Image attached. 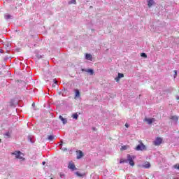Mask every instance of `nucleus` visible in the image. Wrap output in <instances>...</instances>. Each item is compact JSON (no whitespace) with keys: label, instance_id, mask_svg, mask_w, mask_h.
<instances>
[{"label":"nucleus","instance_id":"1","mask_svg":"<svg viewBox=\"0 0 179 179\" xmlns=\"http://www.w3.org/2000/svg\"><path fill=\"white\" fill-rule=\"evenodd\" d=\"M134 159H135L134 156H132L131 155H127V159H121L120 160V164H122V163H129L130 166H135V162H134Z\"/></svg>","mask_w":179,"mask_h":179},{"label":"nucleus","instance_id":"2","mask_svg":"<svg viewBox=\"0 0 179 179\" xmlns=\"http://www.w3.org/2000/svg\"><path fill=\"white\" fill-rule=\"evenodd\" d=\"M11 155L15 156V159L24 160V158H23V153L20 151H15L14 152H12Z\"/></svg>","mask_w":179,"mask_h":179},{"label":"nucleus","instance_id":"3","mask_svg":"<svg viewBox=\"0 0 179 179\" xmlns=\"http://www.w3.org/2000/svg\"><path fill=\"white\" fill-rule=\"evenodd\" d=\"M163 142V139L160 137H157L155 141H154V145L155 146H159L162 145V143Z\"/></svg>","mask_w":179,"mask_h":179},{"label":"nucleus","instance_id":"4","mask_svg":"<svg viewBox=\"0 0 179 179\" xmlns=\"http://www.w3.org/2000/svg\"><path fill=\"white\" fill-rule=\"evenodd\" d=\"M136 150H146V146L141 142V144L137 145Z\"/></svg>","mask_w":179,"mask_h":179},{"label":"nucleus","instance_id":"5","mask_svg":"<svg viewBox=\"0 0 179 179\" xmlns=\"http://www.w3.org/2000/svg\"><path fill=\"white\" fill-rule=\"evenodd\" d=\"M3 48H5L6 52H9V51H10L11 45L10 43H7L3 45Z\"/></svg>","mask_w":179,"mask_h":179},{"label":"nucleus","instance_id":"6","mask_svg":"<svg viewBox=\"0 0 179 179\" xmlns=\"http://www.w3.org/2000/svg\"><path fill=\"white\" fill-rule=\"evenodd\" d=\"M82 72H87V73H90V75H94V71L92 69H81Z\"/></svg>","mask_w":179,"mask_h":179},{"label":"nucleus","instance_id":"7","mask_svg":"<svg viewBox=\"0 0 179 179\" xmlns=\"http://www.w3.org/2000/svg\"><path fill=\"white\" fill-rule=\"evenodd\" d=\"M69 169H70V170H72V171H74V170H76V166H75V164H73V162H71L69 163Z\"/></svg>","mask_w":179,"mask_h":179},{"label":"nucleus","instance_id":"8","mask_svg":"<svg viewBox=\"0 0 179 179\" xmlns=\"http://www.w3.org/2000/svg\"><path fill=\"white\" fill-rule=\"evenodd\" d=\"M147 3L148 8H150L151 6H153V5H155L156 3L155 2V0H147Z\"/></svg>","mask_w":179,"mask_h":179},{"label":"nucleus","instance_id":"9","mask_svg":"<svg viewBox=\"0 0 179 179\" xmlns=\"http://www.w3.org/2000/svg\"><path fill=\"white\" fill-rule=\"evenodd\" d=\"M59 118L62 122V124H64V125H65V124H67L68 120H66V118L63 117L62 115H59Z\"/></svg>","mask_w":179,"mask_h":179},{"label":"nucleus","instance_id":"10","mask_svg":"<svg viewBox=\"0 0 179 179\" xmlns=\"http://www.w3.org/2000/svg\"><path fill=\"white\" fill-rule=\"evenodd\" d=\"M145 121H146V122L150 125L152 122H155V118H145Z\"/></svg>","mask_w":179,"mask_h":179},{"label":"nucleus","instance_id":"11","mask_svg":"<svg viewBox=\"0 0 179 179\" xmlns=\"http://www.w3.org/2000/svg\"><path fill=\"white\" fill-rule=\"evenodd\" d=\"M83 157V152L81 150L77 151V159H82Z\"/></svg>","mask_w":179,"mask_h":179},{"label":"nucleus","instance_id":"12","mask_svg":"<svg viewBox=\"0 0 179 179\" xmlns=\"http://www.w3.org/2000/svg\"><path fill=\"white\" fill-rule=\"evenodd\" d=\"M85 59H87V61H92L93 60V57L92 55L87 53L85 55Z\"/></svg>","mask_w":179,"mask_h":179},{"label":"nucleus","instance_id":"13","mask_svg":"<svg viewBox=\"0 0 179 179\" xmlns=\"http://www.w3.org/2000/svg\"><path fill=\"white\" fill-rule=\"evenodd\" d=\"M143 169H149L150 167V163L146 162L142 165Z\"/></svg>","mask_w":179,"mask_h":179},{"label":"nucleus","instance_id":"14","mask_svg":"<svg viewBox=\"0 0 179 179\" xmlns=\"http://www.w3.org/2000/svg\"><path fill=\"white\" fill-rule=\"evenodd\" d=\"M121 78H124V74L118 73V76L115 78V80H116V82H118L120 79H121Z\"/></svg>","mask_w":179,"mask_h":179},{"label":"nucleus","instance_id":"15","mask_svg":"<svg viewBox=\"0 0 179 179\" xmlns=\"http://www.w3.org/2000/svg\"><path fill=\"white\" fill-rule=\"evenodd\" d=\"M171 120H173V121H175L176 122V121H178V116H171Z\"/></svg>","mask_w":179,"mask_h":179},{"label":"nucleus","instance_id":"16","mask_svg":"<svg viewBox=\"0 0 179 179\" xmlns=\"http://www.w3.org/2000/svg\"><path fill=\"white\" fill-rule=\"evenodd\" d=\"M76 97H80V92L78 90H76Z\"/></svg>","mask_w":179,"mask_h":179},{"label":"nucleus","instance_id":"17","mask_svg":"<svg viewBox=\"0 0 179 179\" xmlns=\"http://www.w3.org/2000/svg\"><path fill=\"white\" fill-rule=\"evenodd\" d=\"M72 3L76 5V0H71L69 1V5H72Z\"/></svg>","mask_w":179,"mask_h":179},{"label":"nucleus","instance_id":"18","mask_svg":"<svg viewBox=\"0 0 179 179\" xmlns=\"http://www.w3.org/2000/svg\"><path fill=\"white\" fill-rule=\"evenodd\" d=\"M78 117H79V115H78V113H74L73 115V118H74V120H78Z\"/></svg>","mask_w":179,"mask_h":179},{"label":"nucleus","instance_id":"19","mask_svg":"<svg viewBox=\"0 0 179 179\" xmlns=\"http://www.w3.org/2000/svg\"><path fill=\"white\" fill-rule=\"evenodd\" d=\"M48 141H54V136L50 135L48 137Z\"/></svg>","mask_w":179,"mask_h":179},{"label":"nucleus","instance_id":"20","mask_svg":"<svg viewBox=\"0 0 179 179\" xmlns=\"http://www.w3.org/2000/svg\"><path fill=\"white\" fill-rule=\"evenodd\" d=\"M4 17L6 20H8V19H10L11 16L10 15L6 14L5 15Z\"/></svg>","mask_w":179,"mask_h":179},{"label":"nucleus","instance_id":"21","mask_svg":"<svg viewBox=\"0 0 179 179\" xmlns=\"http://www.w3.org/2000/svg\"><path fill=\"white\" fill-rule=\"evenodd\" d=\"M173 169H176V170H179V164H176L173 165Z\"/></svg>","mask_w":179,"mask_h":179},{"label":"nucleus","instance_id":"22","mask_svg":"<svg viewBox=\"0 0 179 179\" xmlns=\"http://www.w3.org/2000/svg\"><path fill=\"white\" fill-rule=\"evenodd\" d=\"M28 139L30 141V142L31 143H34V140H33V138H31V136H29L28 137Z\"/></svg>","mask_w":179,"mask_h":179},{"label":"nucleus","instance_id":"23","mask_svg":"<svg viewBox=\"0 0 179 179\" xmlns=\"http://www.w3.org/2000/svg\"><path fill=\"white\" fill-rule=\"evenodd\" d=\"M76 176H78V177H83V176L79 171L76 172Z\"/></svg>","mask_w":179,"mask_h":179},{"label":"nucleus","instance_id":"24","mask_svg":"<svg viewBox=\"0 0 179 179\" xmlns=\"http://www.w3.org/2000/svg\"><path fill=\"white\" fill-rule=\"evenodd\" d=\"M59 176H60V178H65V174L64 173H60Z\"/></svg>","mask_w":179,"mask_h":179},{"label":"nucleus","instance_id":"25","mask_svg":"<svg viewBox=\"0 0 179 179\" xmlns=\"http://www.w3.org/2000/svg\"><path fill=\"white\" fill-rule=\"evenodd\" d=\"M141 57H143V58H148V55L145 53H141Z\"/></svg>","mask_w":179,"mask_h":179},{"label":"nucleus","instance_id":"26","mask_svg":"<svg viewBox=\"0 0 179 179\" xmlns=\"http://www.w3.org/2000/svg\"><path fill=\"white\" fill-rule=\"evenodd\" d=\"M173 72H174V76H173V78L176 79V78H177V71L176 70H175V71H173Z\"/></svg>","mask_w":179,"mask_h":179},{"label":"nucleus","instance_id":"27","mask_svg":"<svg viewBox=\"0 0 179 179\" xmlns=\"http://www.w3.org/2000/svg\"><path fill=\"white\" fill-rule=\"evenodd\" d=\"M5 136H8V137H10V134L9 132H6V133L5 134Z\"/></svg>","mask_w":179,"mask_h":179},{"label":"nucleus","instance_id":"28","mask_svg":"<svg viewBox=\"0 0 179 179\" xmlns=\"http://www.w3.org/2000/svg\"><path fill=\"white\" fill-rule=\"evenodd\" d=\"M122 149L123 150H127V146H126V145L122 146Z\"/></svg>","mask_w":179,"mask_h":179},{"label":"nucleus","instance_id":"29","mask_svg":"<svg viewBox=\"0 0 179 179\" xmlns=\"http://www.w3.org/2000/svg\"><path fill=\"white\" fill-rule=\"evenodd\" d=\"M125 127L126 128H129V125L127 123L125 124Z\"/></svg>","mask_w":179,"mask_h":179},{"label":"nucleus","instance_id":"30","mask_svg":"<svg viewBox=\"0 0 179 179\" xmlns=\"http://www.w3.org/2000/svg\"><path fill=\"white\" fill-rule=\"evenodd\" d=\"M0 52H1V54H3V50L0 49Z\"/></svg>","mask_w":179,"mask_h":179},{"label":"nucleus","instance_id":"31","mask_svg":"<svg viewBox=\"0 0 179 179\" xmlns=\"http://www.w3.org/2000/svg\"><path fill=\"white\" fill-rule=\"evenodd\" d=\"M42 164L44 166L45 164V162H42Z\"/></svg>","mask_w":179,"mask_h":179},{"label":"nucleus","instance_id":"32","mask_svg":"<svg viewBox=\"0 0 179 179\" xmlns=\"http://www.w3.org/2000/svg\"><path fill=\"white\" fill-rule=\"evenodd\" d=\"M59 146H60L61 148H62V142L61 144H59Z\"/></svg>","mask_w":179,"mask_h":179},{"label":"nucleus","instance_id":"33","mask_svg":"<svg viewBox=\"0 0 179 179\" xmlns=\"http://www.w3.org/2000/svg\"><path fill=\"white\" fill-rule=\"evenodd\" d=\"M55 84H57V80H54Z\"/></svg>","mask_w":179,"mask_h":179},{"label":"nucleus","instance_id":"34","mask_svg":"<svg viewBox=\"0 0 179 179\" xmlns=\"http://www.w3.org/2000/svg\"><path fill=\"white\" fill-rule=\"evenodd\" d=\"M177 99L179 100V96L177 97Z\"/></svg>","mask_w":179,"mask_h":179},{"label":"nucleus","instance_id":"35","mask_svg":"<svg viewBox=\"0 0 179 179\" xmlns=\"http://www.w3.org/2000/svg\"><path fill=\"white\" fill-rule=\"evenodd\" d=\"M32 106H34V103H32Z\"/></svg>","mask_w":179,"mask_h":179},{"label":"nucleus","instance_id":"36","mask_svg":"<svg viewBox=\"0 0 179 179\" xmlns=\"http://www.w3.org/2000/svg\"><path fill=\"white\" fill-rule=\"evenodd\" d=\"M52 86L54 87V86H55V85H52Z\"/></svg>","mask_w":179,"mask_h":179},{"label":"nucleus","instance_id":"37","mask_svg":"<svg viewBox=\"0 0 179 179\" xmlns=\"http://www.w3.org/2000/svg\"><path fill=\"white\" fill-rule=\"evenodd\" d=\"M175 179H179V178H175Z\"/></svg>","mask_w":179,"mask_h":179},{"label":"nucleus","instance_id":"38","mask_svg":"<svg viewBox=\"0 0 179 179\" xmlns=\"http://www.w3.org/2000/svg\"><path fill=\"white\" fill-rule=\"evenodd\" d=\"M0 142H1V139H0Z\"/></svg>","mask_w":179,"mask_h":179}]
</instances>
